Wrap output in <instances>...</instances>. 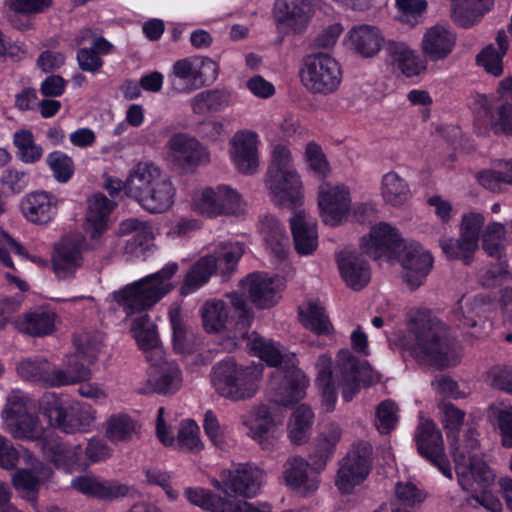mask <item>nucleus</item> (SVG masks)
I'll return each instance as SVG.
<instances>
[{"instance_id": "nucleus-3", "label": "nucleus", "mask_w": 512, "mask_h": 512, "mask_svg": "<svg viewBox=\"0 0 512 512\" xmlns=\"http://www.w3.org/2000/svg\"><path fill=\"white\" fill-rule=\"evenodd\" d=\"M177 270V263H168L160 271L128 284L110 296L127 316L140 313L151 308L172 289L169 279Z\"/></svg>"}, {"instance_id": "nucleus-6", "label": "nucleus", "mask_w": 512, "mask_h": 512, "mask_svg": "<svg viewBox=\"0 0 512 512\" xmlns=\"http://www.w3.org/2000/svg\"><path fill=\"white\" fill-rule=\"evenodd\" d=\"M227 302L223 300L207 301L202 307L203 323L206 331L218 332L224 328L228 318L235 322L234 337L246 339L248 330L253 322L254 314L244 297L237 292L226 295Z\"/></svg>"}, {"instance_id": "nucleus-18", "label": "nucleus", "mask_w": 512, "mask_h": 512, "mask_svg": "<svg viewBox=\"0 0 512 512\" xmlns=\"http://www.w3.org/2000/svg\"><path fill=\"white\" fill-rule=\"evenodd\" d=\"M219 477L222 478L225 488H230V492L250 498L260 491L265 474L253 464L239 463L231 469L222 470Z\"/></svg>"}, {"instance_id": "nucleus-27", "label": "nucleus", "mask_w": 512, "mask_h": 512, "mask_svg": "<svg viewBox=\"0 0 512 512\" xmlns=\"http://www.w3.org/2000/svg\"><path fill=\"white\" fill-rule=\"evenodd\" d=\"M58 199L46 191H34L26 194L20 202L23 216L35 224H47L57 214Z\"/></svg>"}, {"instance_id": "nucleus-5", "label": "nucleus", "mask_w": 512, "mask_h": 512, "mask_svg": "<svg viewBox=\"0 0 512 512\" xmlns=\"http://www.w3.org/2000/svg\"><path fill=\"white\" fill-rule=\"evenodd\" d=\"M246 340V346L250 351L268 365L274 367H282L283 365V368H287L285 372L282 369H277L276 371L278 377L284 376L285 391L283 392L281 403L288 405L302 399L305 395V389L308 386V379L306 375L301 370L296 369L293 364L291 369L289 368V361L286 360L288 356L282 353L280 345L272 340L260 337L255 332L247 337Z\"/></svg>"}, {"instance_id": "nucleus-53", "label": "nucleus", "mask_w": 512, "mask_h": 512, "mask_svg": "<svg viewBox=\"0 0 512 512\" xmlns=\"http://www.w3.org/2000/svg\"><path fill=\"white\" fill-rule=\"evenodd\" d=\"M443 253L449 259H458L469 265L474 258V253L478 249L476 242L463 236L461 233L457 240L443 237L439 241Z\"/></svg>"}, {"instance_id": "nucleus-45", "label": "nucleus", "mask_w": 512, "mask_h": 512, "mask_svg": "<svg viewBox=\"0 0 512 512\" xmlns=\"http://www.w3.org/2000/svg\"><path fill=\"white\" fill-rule=\"evenodd\" d=\"M342 430L338 424L329 423L323 427L319 433L316 442L314 452L311 454L313 464L319 468H323L326 465L327 460L333 454L336 445L341 439Z\"/></svg>"}, {"instance_id": "nucleus-43", "label": "nucleus", "mask_w": 512, "mask_h": 512, "mask_svg": "<svg viewBox=\"0 0 512 512\" xmlns=\"http://www.w3.org/2000/svg\"><path fill=\"white\" fill-rule=\"evenodd\" d=\"M175 194L176 188L166 174L138 204L150 213H163L173 205Z\"/></svg>"}, {"instance_id": "nucleus-49", "label": "nucleus", "mask_w": 512, "mask_h": 512, "mask_svg": "<svg viewBox=\"0 0 512 512\" xmlns=\"http://www.w3.org/2000/svg\"><path fill=\"white\" fill-rule=\"evenodd\" d=\"M132 332L139 347L146 352L147 356L156 357V350L159 348V338L156 326L150 321L147 315L135 319Z\"/></svg>"}, {"instance_id": "nucleus-1", "label": "nucleus", "mask_w": 512, "mask_h": 512, "mask_svg": "<svg viewBox=\"0 0 512 512\" xmlns=\"http://www.w3.org/2000/svg\"><path fill=\"white\" fill-rule=\"evenodd\" d=\"M315 368L316 381L322 391L323 405L327 411L334 409L338 389H341L343 399L350 402L358 394L362 384L375 380L372 371L369 379L367 363L360 362L348 349L338 352L335 364L327 354L320 355Z\"/></svg>"}, {"instance_id": "nucleus-34", "label": "nucleus", "mask_w": 512, "mask_h": 512, "mask_svg": "<svg viewBox=\"0 0 512 512\" xmlns=\"http://www.w3.org/2000/svg\"><path fill=\"white\" fill-rule=\"evenodd\" d=\"M456 43V35L442 25H434L423 35L422 50L431 61H439L448 57Z\"/></svg>"}, {"instance_id": "nucleus-59", "label": "nucleus", "mask_w": 512, "mask_h": 512, "mask_svg": "<svg viewBox=\"0 0 512 512\" xmlns=\"http://www.w3.org/2000/svg\"><path fill=\"white\" fill-rule=\"evenodd\" d=\"M489 415L497 420L502 445L512 448V406L501 402L493 403L489 406Z\"/></svg>"}, {"instance_id": "nucleus-19", "label": "nucleus", "mask_w": 512, "mask_h": 512, "mask_svg": "<svg viewBox=\"0 0 512 512\" xmlns=\"http://www.w3.org/2000/svg\"><path fill=\"white\" fill-rule=\"evenodd\" d=\"M258 135L251 130L237 131L229 141V154L236 169L245 175L254 174L259 167Z\"/></svg>"}, {"instance_id": "nucleus-8", "label": "nucleus", "mask_w": 512, "mask_h": 512, "mask_svg": "<svg viewBox=\"0 0 512 512\" xmlns=\"http://www.w3.org/2000/svg\"><path fill=\"white\" fill-rule=\"evenodd\" d=\"M302 85L313 95L336 92L342 82L339 63L327 53H315L304 59L299 71Z\"/></svg>"}, {"instance_id": "nucleus-46", "label": "nucleus", "mask_w": 512, "mask_h": 512, "mask_svg": "<svg viewBox=\"0 0 512 512\" xmlns=\"http://www.w3.org/2000/svg\"><path fill=\"white\" fill-rule=\"evenodd\" d=\"M381 195L385 203L400 207L408 201L411 192L407 181L403 177L395 171H389L382 176Z\"/></svg>"}, {"instance_id": "nucleus-37", "label": "nucleus", "mask_w": 512, "mask_h": 512, "mask_svg": "<svg viewBox=\"0 0 512 512\" xmlns=\"http://www.w3.org/2000/svg\"><path fill=\"white\" fill-rule=\"evenodd\" d=\"M294 180L292 181L287 175L283 174V177H279V183L276 185V188H273L271 177L267 176L266 187L274 204L291 209L303 204L304 193L300 176L295 175Z\"/></svg>"}, {"instance_id": "nucleus-9", "label": "nucleus", "mask_w": 512, "mask_h": 512, "mask_svg": "<svg viewBox=\"0 0 512 512\" xmlns=\"http://www.w3.org/2000/svg\"><path fill=\"white\" fill-rule=\"evenodd\" d=\"M42 409L50 424L65 433L86 432L96 419L89 403H66L54 393L46 396Z\"/></svg>"}, {"instance_id": "nucleus-16", "label": "nucleus", "mask_w": 512, "mask_h": 512, "mask_svg": "<svg viewBox=\"0 0 512 512\" xmlns=\"http://www.w3.org/2000/svg\"><path fill=\"white\" fill-rule=\"evenodd\" d=\"M396 257L404 270V281L411 290L424 283L434 263L430 252L414 241L405 242Z\"/></svg>"}, {"instance_id": "nucleus-12", "label": "nucleus", "mask_w": 512, "mask_h": 512, "mask_svg": "<svg viewBox=\"0 0 512 512\" xmlns=\"http://www.w3.org/2000/svg\"><path fill=\"white\" fill-rule=\"evenodd\" d=\"M1 418L4 431L16 440L37 442L44 439L46 429L39 417L20 405L17 396L8 397Z\"/></svg>"}, {"instance_id": "nucleus-20", "label": "nucleus", "mask_w": 512, "mask_h": 512, "mask_svg": "<svg viewBox=\"0 0 512 512\" xmlns=\"http://www.w3.org/2000/svg\"><path fill=\"white\" fill-rule=\"evenodd\" d=\"M403 245L397 229L387 223L374 226L361 240L362 251L375 260L396 257Z\"/></svg>"}, {"instance_id": "nucleus-11", "label": "nucleus", "mask_w": 512, "mask_h": 512, "mask_svg": "<svg viewBox=\"0 0 512 512\" xmlns=\"http://www.w3.org/2000/svg\"><path fill=\"white\" fill-rule=\"evenodd\" d=\"M372 445L359 441L339 461L335 485L342 494H350L368 476L372 467Z\"/></svg>"}, {"instance_id": "nucleus-58", "label": "nucleus", "mask_w": 512, "mask_h": 512, "mask_svg": "<svg viewBox=\"0 0 512 512\" xmlns=\"http://www.w3.org/2000/svg\"><path fill=\"white\" fill-rule=\"evenodd\" d=\"M36 443L40 446L47 459L53 462L56 466L73 463L75 459L74 448L69 449L63 442L51 439L48 437L46 430L44 439L37 441Z\"/></svg>"}, {"instance_id": "nucleus-32", "label": "nucleus", "mask_w": 512, "mask_h": 512, "mask_svg": "<svg viewBox=\"0 0 512 512\" xmlns=\"http://www.w3.org/2000/svg\"><path fill=\"white\" fill-rule=\"evenodd\" d=\"M52 470H40L20 468L12 475L11 482L19 497L31 504L35 512L38 508L39 491L43 482L52 476Z\"/></svg>"}, {"instance_id": "nucleus-24", "label": "nucleus", "mask_w": 512, "mask_h": 512, "mask_svg": "<svg viewBox=\"0 0 512 512\" xmlns=\"http://www.w3.org/2000/svg\"><path fill=\"white\" fill-rule=\"evenodd\" d=\"M166 173L150 161H140L129 171L125 180V193L137 203L145 197Z\"/></svg>"}, {"instance_id": "nucleus-50", "label": "nucleus", "mask_w": 512, "mask_h": 512, "mask_svg": "<svg viewBox=\"0 0 512 512\" xmlns=\"http://www.w3.org/2000/svg\"><path fill=\"white\" fill-rule=\"evenodd\" d=\"M299 319L306 329L318 335H327L332 331V324L324 308L317 303L309 302L299 308Z\"/></svg>"}, {"instance_id": "nucleus-21", "label": "nucleus", "mask_w": 512, "mask_h": 512, "mask_svg": "<svg viewBox=\"0 0 512 512\" xmlns=\"http://www.w3.org/2000/svg\"><path fill=\"white\" fill-rule=\"evenodd\" d=\"M167 147L171 161L185 170H192L209 161L207 150L198 140L186 134L173 135L168 140Z\"/></svg>"}, {"instance_id": "nucleus-57", "label": "nucleus", "mask_w": 512, "mask_h": 512, "mask_svg": "<svg viewBox=\"0 0 512 512\" xmlns=\"http://www.w3.org/2000/svg\"><path fill=\"white\" fill-rule=\"evenodd\" d=\"M13 142L17 148L18 158L24 163H35L43 155V149L34 141V136L29 130H18L14 133Z\"/></svg>"}, {"instance_id": "nucleus-60", "label": "nucleus", "mask_w": 512, "mask_h": 512, "mask_svg": "<svg viewBox=\"0 0 512 512\" xmlns=\"http://www.w3.org/2000/svg\"><path fill=\"white\" fill-rule=\"evenodd\" d=\"M74 344L80 357L87 358L88 362L93 361L100 352L103 345L102 334L96 331H85L74 337Z\"/></svg>"}, {"instance_id": "nucleus-30", "label": "nucleus", "mask_w": 512, "mask_h": 512, "mask_svg": "<svg viewBox=\"0 0 512 512\" xmlns=\"http://www.w3.org/2000/svg\"><path fill=\"white\" fill-rule=\"evenodd\" d=\"M349 48L363 58H373L382 49L384 35L373 25L353 26L347 34Z\"/></svg>"}, {"instance_id": "nucleus-44", "label": "nucleus", "mask_w": 512, "mask_h": 512, "mask_svg": "<svg viewBox=\"0 0 512 512\" xmlns=\"http://www.w3.org/2000/svg\"><path fill=\"white\" fill-rule=\"evenodd\" d=\"M495 47L493 44L484 48L476 57L477 64L488 73L498 77L503 73L502 60L509 48V41L505 31L497 33Z\"/></svg>"}, {"instance_id": "nucleus-22", "label": "nucleus", "mask_w": 512, "mask_h": 512, "mask_svg": "<svg viewBox=\"0 0 512 512\" xmlns=\"http://www.w3.org/2000/svg\"><path fill=\"white\" fill-rule=\"evenodd\" d=\"M242 288L258 308L274 306L280 299L282 280L265 273H252L241 281Z\"/></svg>"}, {"instance_id": "nucleus-28", "label": "nucleus", "mask_w": 512, "mask_h": 512, "mask_svg": "<svg viewBox=\"0 0 512 512\" xmlns=\"http://www.w3.org/2000/svg\"><path fill=\"white\" fill-rule=\"evenodd\" d=\"M274 16L279 26L292 32L303 31L311 17L310 0H276Z\"/></svg>"}, {"instance_id": "nucleus-25", "label": "nucleus", "mask_w": 512, "mask_h": 512, "mask_svg": "<svg viewBox=\"0 0 512 512\" xmlns=\"http://www.w3.org/2000/svg\"><path fill=\"white\" fill-rule=\"evenodd\" d=\"M460 308L456 312L461 326L473 337H481L487 333V314L492 308L491 300L483 295L467 299L464 304L459 302Z\"/></svg>"}, {"instance_id": "nucleus-13", "label": "nucleus", "mask_w": 512, "mask_h": 512, "mask_svg": "<svg viewBox=\"0 0 512 512\" xmlns=\"http://www.w3.org/2000/svg\"><path fill=\"white\" fill-rule=\"evenodd\" d=\"M156 357L147 356L151 366L146 385L141 389V393L154 392L161 395L176 393L183 383V375L178 363L166 359L162 350H156Z\"/></svg>"}, {"instance_id": "nucleus-40", "label": "nucleus", "mask_w": 512, "mask_h": 512, "mask_svg": "<svg viewBox=\"0 0 512 512\" xmlns=\"http://www.w3.org/2000/svg\"><path fill=\"white\" fill-rule=\"evenodd\" d=\"M72 487L87 496L100 499H115L127 495L126 485L114 481H100L93 476H79L72 480Z\"/></svg>"}, {"instance_id": "nucleus-54", "label": "nucleus", "mask_w": 512, "mask_h": 512, "mask_svg": "<svg viewBox=\"0 0 512 512\" xmlns=\"http://www.w3.org/2000/svg\"><path fill=\"white\" fill-rule=\"evenodd\" d=\"M192 111L204 115L211 111H220L229 105V95L220 90H206L196 94L190 100Z\"/></svg>"}, {"instance_id": "nucleus-47", "label": "nucleus", "mask_w": 512, "mask_h": 512, "mask_svg": "<svg viewBox=\"0 0 512 512\" xmlns=\"http://www.w3.org/2000/svg\"><path fill=\"white\" fill-rule=\"evenodd\" d=\"M217 260L214 255H206L200 258L187 272L181 293L188 295L204 285L215 272Z\"/></svg>"}, {"instance_id": "nucleus-36", "label": "nucleus", "mask_w": 512, "mask_h": 512, "mask_svg": "<svg viewBox=\"0 0 512 512\" xmlns=\"http://www.w3.org/2000/svg\"><path fill=\"white\" fill-rule=\"evenodd\" d=\"M17 374L24 380L56 387L59 380L55 377V365L43 357L22 359L16 366Z\"/></svg>"}, {"instance_id": "nucleus-56", "label": "nucleus", "mask_w": 512, "mask_h": 512, "mask_svg": "<svg viewBox=\"0 0 512 512\" xmlns=\"http://www.w3.org/2000/svg\"><path fill=\"white\" fill-rule=\"evenodd\" d=\"M507 243L506 227L499 222L489 223L482 234V247L491 257L501 259Z\"/></svg>"}, {"instance_id": "nucleus-52", "label": "nucleus", "mask_w": 512, "mask_h": 512, "mask_svg": "<svg viewBox=\"0 0 512 512\" xmlns=\"http://www.w3.org/2000/svg\"><path fill=\"white\" fill-rule=\"evenodd\" d=\"M314 414L306 405L298 406L289 422V438L294 444L300 445L306 442L311 433Z\"/></svg>"}, {"instance_id": "nucleus-35", "label": "nucleus", "mask_w": 512, "mask_h": 512, "mask_svg": "<svg viewBox=\"0 0 512 512\" xmlns=\"http://www.w3.org/2000/svg\"><path fill=\"white\" fill-rule=\"evenodd\" d=\"M114 207L115 203L101 193L88 199L85 232L92 240H97L107 229L108 217Z\"/></svg>"}, {"instance_id": "nucleus-64", "label": "nucleus", "mask_w": 512, "mask_h": 512, "mask_svg": "<svg viewBox=\"0 0 512 512\" xmlns=\"http://www.w3.org/2000/svg\"><path fill=\"white\" fill-rule=\"evenodd\" d=\"M398 407L392 400H384L376 408L375 426L382 434L393 430L398 422Z\"/></svg>"}, {"instance_id": "nucleus-61", "label": "nucleus", "mask_w": 512, "mask_h": 512, "mask_svg": "<svg viewBox=\"0 0 512 512\" xmlns=\"http://www.w3.org/2000/svg\"><path fill=\"white\" fill-rule=\"evenodd\" d=\"M46 163L59 183L68 182L75 171L72 158L62 151H53L46 157Z\"/></svg>"}, {"instance_id": "nucleus-38", "label": "nucleus", "mask_w": 512, "mask_h": 512, "mask_svg": "<svg viewBox=\"0 0 512 512\" xmlns=\"http://www.w3.org/2000/svg\"><path fill=\"white\" fill-rule=\"evenodd\" d=\"M56 314L48 309H36L24 313L14 321L15 328L26 335L43 337L55 330Z\"/></svg>"}, {"instance_id": "nucleus-42", "label": "nucleus", "mask_w": 512, "mask_h": 512, "mask_svg": "<svg viewBox=\"0 0 512 512\" xmlns=\"http://www.w3.org/2000/svg\"><path fill=\"white\" fill-rule=\"evenodd\" d=\"M492 5L493 0H452L451 18L458 26L468 28L476 24Z\"/></svg>"}, {"instance_id": "nucleus-62", "label": "nucleus", "mask_w": 512, "mask_h": 512, "mask_svg": "<svg viewBox=\"0 0 512 512\" xmlns=\"http://www.w3.org/2000/svg\"><path fill=\"white\" fill-rule=\"evenodd\" d=\"M199 432V426L195 421L191 419L182 421L177 434L178 447L191 452L200 451L203 444L200 440Z\"/></svg>"}, {"instance_id": "nucleus-55", "label": "nucleus", "mask_w": 512, "mask_h": 512, "mask_svg": "<svg viewBox=\"0 0 512 512\" xmlns=\"http://www.w3.org/2000/svg\"><path fill=\"white\" fill-rule=\"evenodd\" d=\"M110 455V449L102 439L91 438L84 449L80 445L74 447L73 464L89 466L106 460Z\"/></svg>"}, {"instance_id": "nucleus-63", "label": "nucleus", "mask_w": 512, "mask_h": 512, "mask_svg": "<svg viewBox=\"0 0 512 512\" xmlns=\"http://www.w3.org/2000/svg\"><path fill=\"white\" fill-rule=\"evenodd\" d=\"M135 431L136 425L127 415L112 416L107 421L106 436L113 442L128 440Z\"/></svg>"}, {"instance_id": "nucleus-41", "label": "nucleus", "mask_w": 512, "mask_h": 512, "mask_svg": "<svg viewBox=\"0 0 512 512\" xmlns=\"http://www.w3.org/2000/svg\"><path fill=\"white\" fill-rule=\"evenodd\" d=\"M260 233L267 249L277 258H284L289 248L285 226L276 217L265 215L260 220Z\"/></svg>"}, {"instance_id": "nucleus-2", "label": "nucleus", "mask_w": 512, "mask_h": 512, "mask_svg": "<svg viewBox=\"0 0 512 512\" xmlns=\"http://www.w3.org/2000/svg\"><path fill=\"white\" fill-rule=\"evenodd\" d=\"M408 331L413 340L409 350L418 362L439 368L459 363L460 355L456 343L448 337L443 323L419 314L411 320Z\"/></svg>"}, {"instance_id": "nucleus-31", "label": "nucleus", "mask_w": 512, "mask_h": 512, "mask_svg": "<svg viewBox=\"0 0 512 512\" xmlns=\"http://www.w3.org/2000/svg\"><path fill=\"white\" fill-rule=\"evenodd\" d=\"M289 221L297 253L300 255L312 254L318 246L316 220L304 210H299Z\"/></svg>"}, {"instance_id": "nucleus-29", "label": "nucleus", "mask_w": 512, "mask_h": 512, "mask_svg": "<svg viewBox=\"0 0 512 512\" xmlns=\"http://www.w3.org/2000/svg\"><path fill=\"white\" fill-rule=\"evenodd\" d=\"M283 477L289 487L301 494L315 492L320 483L318 475L300 456H292L287 459L284 464Z\"/></svg>"}, {"instance_id": "nucleus-15", "label": "nucleus", "mask_w": 512, "mask_h": 512, "mask_svg": "<svg viewBox=\"0 0 512 512\" xmlns=\"http://www.w3.org/2000/svg\"><path fill=\"white\" fill-rule=\"evenodd\" d=\"M185 496L191 504L210 512H272L271 506L266 502L255 504L229 499L204 488H188Z\"/></svg>"}, {"instance_id": "nucleus-10", "label": "nucleus", "mask_w": 512, "mask_h": 512, "mask_svg": "<svg viewBox=\"0 0 512 512\" xmlns=\"http://www.w3.org/2000/svg\"><path fill=\"white\" fill-rule=\"evenodd\" d=\"M246 207L247 204L240 193L225 184L206 187L193 198V209L210 218L244 214Z\"/></svg>"}, {"instance_id": "nucleus-39", "label": "nucleus", "mask_w": 512, "mask_h": 512, "mask_svg": "<svg viewBox=\"0 0 512 512\" xmlns=\"http://www.w3.org/2000/svg\"><path fill=\"white\" fill-rule=\"evenodd\" d=\"M197 58H183L177 60L168 75L170 87L177 94H189L199 88V75L196 73Z\"/></svg>"}, {"instance_id": "nucleus-51", "label": "nucleus", "mask_w": 512, "mask_h": 512, "mask_svg": "<svg viewBox=\"0 0 512 512\" xmlns=\"http://www.w3.org/2000/svg\"><path fill=\"white\" fill-rule=\"evenodd\" d=\"M64 364V368H58L55 365V377L59 380L56 387L72 385L90 379V369L80 361L78 354L67 356Z\"/></svg>"}, {"instance_id": "nucleus-14", "label": "nucleus", "mask_w": 512, "mask_h": 512, "mask_svg": "<svg viewBox=\"0 0 512 512\" xmlns=\"http://www.w3.org/2000/svg\"><path fill=\"white\" fill-rule=\"evenodd\" d=\"M417 450L448 479H452V468L444 452L441 431L431 420H423L415 432Z\"/></svg>"}, {"instance_id": "nucleus-17", "label": "nucleus", "mask_w": 512, "mask_h": 512, "mask_svg": "<svg viewBox=\"0 0 512 512\" xmlns=\"http://www.w3.org/2000/svg\"><path fill=\"white\" fill-rule=\"evenodd\" d=\"M350 206V191L344 184L323 182L319 186L318 207L325 224L339 225L347 217Z\"/></svg>"}, {"instance_id": "nucleus-4", "label": "nucleus", "mask_w": 512, "mask_h": 512, "mask_svg": "<svg viewBox=\"0 0 512 512\" xmlns=\"http://www.w3.org/2000/svg\"><path fill=\"white\" fill-rule=\"evenodd\" d=\"M263 364L239 366L231 360L216 364L211 373V383L222 397L240 401L252 398L259 389Z\"/></svg>"}, {"instance_id": "nucleus-26", "label": "nucleus", "mask_w": 512, "mask_h": 512, "mask_svg": "<svg viewBox=\"0 0 512 512\" xmlns=\"http://www.w3.org/2000/svg\"><path fill=\"white\" fill-rule=\"evenodd\" d=\"M341 278L354 291L363 289L371 279L369 264L356 251L342 250L337 256Z\"/></svg>"}, {"instance_id": "nucleus-23", "label": "nucleus", "mask_w": 512, "mask_h": 512, "mask_svg": "<svg viewBox=\"0 0 512 512\" xmlns=\"http://www.w3.org/2000/svg\"><path fill=\"white\" fill-rule=\"evenodd\" d=\"M84 242V238L80 234H70L61 239L56 246L53 258L54 270L58 278L74 277L76 269L82 265Z\"/></svg>"}, {"instance_id": "nucleus-48", "label": "nucleus", "mask_w": 512, "mask_h": 512, "mask_svg": "<svg viewBox=\"0 0 512 512\" xmlns=\"http://www.w3.org/2000/svg\"><path fill=\"white\" fill-rule=\"evenodd\" d=\"M287 175L289 179L295 181V175H298L293 164V157L288 147L284 145H277L271 157V162L267 171V176L271 177V184L273 188L279 183V177Z\"/></svg>"}, {"instance_id": "nucleus-33", "label": "nucleus", "mask_w": 512, "mask_h": 512, "mask_svg": "<svg viewBox=\"0 0 512 512\" xmlns=\"http://www.w3.org/2000/svg\"><path fill=\"white\" fill-rule=\"evenodd\" d=\"M386 52L393 68L406 77H414L426 70V61L403 42L389 41Z\"/></svg>"}, {"instance_id": "nucleus-7", "label": "nucleus", "mask_w": 512, "mask_h": 512, "mask_svg": "<svg viewBox=\"0 0 512 512\" xmlns=\"http://www.w3.org/2000/svg\"><path fill=\"white\" fill-rule=\"evenodd\" d=\"M458 483L465 491L472 489L475 481H488L492 472L482 459L478 432L469 428L462 442L454 448L453 452Z\"/></svg>"}]
</instances>
